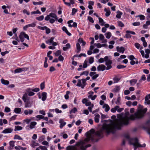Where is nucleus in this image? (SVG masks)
Returning a JSON list of instances; mask_svg holds the SVG:
<instances>
[{
	"label": "nucleus",
	"mask_w": 150,
	"mask_h": 150,
	"mask_svg": "<svg viewBox=\"0 0 150 150\" xmlns=\"http://www.w3.org/2000/svg\"><path fill=\"white\" fill-rule=\"evenodd\" d=\"M117 51L119 52H122L123 53L125 50V48L122 47H116Z\"/></svg>",
	"instance_id": "nucleus-6"
},
{
	"label": "nucleus",
	"mask_w": 150,
	"mask_h": 150,
	"mask_svg": "<svg viewBox=\"0 0 150 150\" xmlns=\"http://www.w3.org/2000/svg\"><path fill=\"white\" fill-rule=\"evenodd\" d=\"M31 13L32 14H41V13L39 10H37L36 11L32 12H31Z\"/></svg>",
	"instance_id": "nucleus-45"
},
{
	"label": "nucleus",
	"mask_w": 150,
	"mask_h": 150,
	"mask_svg": "<svg viewBox=\"0 0 150 150\" xmlns=\"http://www.w3.org/2000/svg\"><path fill=\"white\" fill-rule=\"evenodd\" d=\"M23 127L19 126H16L15 127V128L14 129V131H19L22 130Z\"/></svg>",
	"instance_id": "nucleus-31"
},
{
	"label": "nucleus",
	"mask_w": 150,
	"mask_h": 150,
	"mask_svg": "<svg viewBox=\"0 0 150 150\" xmlns=\"http://www.w3.org/2000/svg\"><path fill=\"white\" fill-rule=\"evenodd\" d=\"M76 86L79 87H81L82 86V85L81 83V80L80 79H79L78 81V82L76 84Z\"/></svg>",
	"instance_id": "nucleus-48"
},
{
	"label": "nucleus",
	"mask_w": 150,
	"mask_h": 150,
	"mask_svg": "<svg viewBox=\"0 0 150 150\" xmlns=\"http://www.w3.org/2000/svg\"><path fill=\"white\" fill-rule=\"evenodd\" d=\"M1 82L4 85H8L9 84V82L7 80H6L4 79H1Z\"/></svg>",
	"instance_id": "nucleus-24"
},
{
	"label": "nucleus",
	"mask_w": 150,
	"mask_h": 150,
	"mask_svg": "<svg viewBox=\"0 0 150 150\" xmlns=\"http://www.w3.org/2000/svg\"><path fill=\"white\" fill-rule=\"evenodd\" d=\"M120 97H118L117 100L115 102V103L117 105H119L120 104Z\"/></svg>",
	"instance_id": "nucleus-50"
},
{
	"label": "nucleus",
	"mask_w": 150,
	"mask_h": 150,
	"mask_svg": "<svg viewBox=\"0 0 150 150\" xmlns=\"http://www.w3.org/2000/svg\"><path fill=\"white\" fill-rule=\"evenodd\" d=\"M59 123L60 124V127L61 128H62L66 124V122H64L62 119L60 120Z\"/></svg>",
	"instance_id": "nucleus-18"
},
{
	"label": "nucleus",
	"mask_w": 150,
	"mask_h": 150,
	"mask_svg": "<svg viewBox=\"0 0 150 150\" xmlns=\"http://www.w3.org/2000/svg\"><path fill=\"white\" fill-rule=\"evenodd\" d=\"M21 111V109L20 108H16L14 110V112L16 113H19Z\"/></svg>",
	"instance_id": "nucleus-38"
},
{
	"label": "nucleus",
	"mask_w": 150,
	"mask_h": 150,
	"mask_svg": "<svg viewBox=\"0 0 150 150\" xmlns=\"http://www.w3.org/2000/svg\"><path fill=\"white\" fill-rule=\"evenodd\" d=\"M62 30L63 31H64L69 36H71V33H69L66 28L64 26L62 28Z\"/></svg>",
	"instance_id": "nucleus-23"
},
{
	"label": "nucleus",
	"mask_w": 150,
	"mask_h": 150,
	"mask_svg": "<svg viewBox=\"0 0 150 150\" xmlns=\"http://www.w3.org/2000/svg\"><path fill=\"white\" fill-rule=\"evenodd\" d=\"M77 11V10L75 8H73L72 9L71 14L72 15H74L76 13Z\"/></svg>",
	"instance_id": "nucleus-46"
},
{
	"label": "nucleus",
	"mask_w": 150,
	"mask_h": 150,
	"mask_svg": "<svg viewBox=\"0 0 150 150\" xmlns=\"http://www.w3.org/2000/svg\"><path fill=\"white\" fill-rule=\"evenodd\" d=\"M132 24L134 26H139L140 25V23L139 22H137L133 23Z\"/></svg>",
	"instance_id": "nucleus-54"
},
{
	"label": "nucleus",
	"mask_w": 150,
	"mask_h": 150,
	"mask_svg": "<svg viewBox=\"0 0 150 150\" xmlns=\"http://www.w3.org/2000/svg\"><path fill=\"white\" fill-rule=\"evenodd\" d=\"M98 19L100 25L102 26L104 25L105 24V22L104 21L103 19L100 17L98 18Z\"/></svg>",
	"instance_id": "nucleus-33"
},
{
	"label": "nucleus",
	"mask_w": 150,
	"mask_h": 150,
	"mask_svg": "<svg viewBox=\"0 0 150 150\" xmlns=\"http://www.w3.org/2000/svg\"><path fill=\"white\" fill-rule=\"evenodd\" d=\"M44 17L43 15H42L39 17H37L36 19L39 21H41L43 20L44 19Z\"/></svg>",
	"instance_id": "nucleus-43"
},
{
	"label": "nucleus",
	"mask_w": 150,
	"mask_h": 150,
	"mask_svg": "<svg viewBox=\"0 0 150 150\" xmlns=\"http://www.w3.org/2000/svg\"><path fill=\"white\" fill-rule=\"evenodd\" d=\"M35 25L36 24L34 23H32L26 25L23 27V29L24 30H27L28 28L30 27H35Z\"/></svg>",
	"instance_id": "nucleus-4"
},
{
	"label": "nucleus",
	"mask_w": 150,
	"mask_h": 150,
	"mask_svg": "<svg viewBox=\"0 0 150 150\" xmlns=\"http://www.w3.org/2000/svg\"><path fill=\"white\" fill-rule=\"evenodd\" d=\"M49 15L50 17L54 18L55 19L56 21L57 20V16L54 13H51L49 14Z\"/></svg>",
	"instance_id": "nucleus-22"
},
{
	"label": "nucleus",
	"mask_w": 150,
	"mask_h": 150,
	"mask_svg": "<svg viewBox=\"0 0 150 150\" xmlns=\"http://www.w3.org/2000/svg\"><path fill=\"white\" fill-rule=\"evenodd\" d=\"M93 104H92L91 106L88 108V109L90 112H92V108H93Z\"/></svg>",
	"instance_id": "nucleus-58"
},
{
	"label": "nucleus",
	"mask_w": 150,
	"mask_h": 150,
	"mask_svg": "<svg viewBox=\"0 0 150 150\" xmlns=\"http://www.w3.org/2000/svg\"><path fill=\"white\" fill-rule=\"evenodd\" d=\"M25 103V108L30 107L33 104L32 102H30L29 101L27 100Z\"/></svg>",
	"instance_id": "nucleus-9"
},
{
	"label": "nucleus",
	"mask_w": 150,
	"mask_h": 150,
	"mask_svg": "<svg viewBox=\"0 0 150 150\" xmlns=\"http://www.w3.org/2000/svg\"><path fill=\"white\" fill-rule=\"evenodd\" d=\"M15 142L13 141H11L9 143V144L10 146L9 147V149H12L14 146Z\"/></svg>",
	"instance_id": "nucleus-16"
},
{
	"label": "nucleus",
	"mask_w": 150,
	"mask_h": 150,
	"mask_svg": "<svg viewBox=\"0 0 150 150\" xmlns=\"http://www.w3.org/2000/svg\"><path fill=\"white\" fill-rule=\"evenodd\" d=\"M88 72L87 71H85L81 73L80 74V75L81 76L83 75H85L86 76H87L88 75Z\"/></svg>",
	"instance_id": "nucleus-52"
},
{
	"label": "nucleus",
	"mask_w": 150,
	"mask_h": 150,
	"mask_svg": "<svg viewBox=\"0 0 150 150\" xmlns=\"http://www.w3.org/2000/svg\"><path fill=\"white\" fill-rule=\"evenodd\" d=\"M126 67V66H124L123 65H118L117 66V68L118 69H123Z\"/></svg>",
	"instance_id": "nucleus-49"
},
{
	"label": "nucleus",
	"mask_w": 150,
	"mask_h": 150,
	"mask_svg": "<svg viewBox=\"0 0 150 150\" xmlns=\"http://www.w3.org/2000/svg\"><path fill=\"white\" fill-rule=\"evenodd\" d=\"M136 17H139L140 18V19L141 20H144L145 19V16H144L143 15H142L136 16Z\"/></svg>",
	"instance_id": "nucleus-40"
},
{
	"label": "nucleus",
	"mask_w": 150,
	"mask_h": 150,
	"mask_svg": "<svg viewBox=\"0 0 150 150\" xmlns=\"http://www.w3.org/2000/svg\"><path fill=\"white\" fill-rule=\"evenodd\" d=\"M73 22V21L72 20H70L68 21L67 23L68 24V26L69 27H72V25L71 23H72Z\"/></svg>",
	"instance_id": "nucleus-56"
},
{
	"label": "nucleus",
	"mask_w": 150,
	"mask_h": 150,
	"mask_svg": "<svg viewBox=\"0 0 150 150\" xmlns=\"http://www.w3.org/2000/svg\"><path fill=\"white\" fill-rule=\"evenodd\" d=\"M119 108V107L117 105L114 108H112L111 109V111L112 112H116L117 109Z\"/></svg>",
	"instance_id": "nucleus-34"
},
{
	"label": "nucleus",
	"mask_w": 150,
	"mask_h": 150,
	"mask_svg": "<svg viewBox=\"0 0 150 150\" xmlns=\"http://www.w3.org/2000/svg\"><path fill=\"white\" fill-rule=\"evenodd\" d=\"M105 61L106 62L105 64L106 65H111L112 64V61L111 60L109 59L108 57L106 56L104 58Z\"/></svg>",
	"instance_id": "nucleus-3"
},
{
	"label": "nucleus",
	"mask_w": 150,
	"mask_h": 150,
	"mask_svg": "<svg viewBox=\"0 0 150 150\" xmlns=\"http://www.w3.org/2000/svg\"><path fill=\"white\" fill-rule=\"evenodd\" d=\"M39 145V144L33 141H32L30 143V146L33 148L35 147L36 146H38Z\"/></svg>",
	"instance_id": "nucleus-13"
},
{
	"label": "nucleus",
	"mask_w": 150,
	"mask_h": 150,
	"mask_svg": "<svg viewBox=\"0 0 150 150\" xmlns=\"http://www.w3.org/2000/svg\"><path fill=\"white\" fill-rule=\"evenodd\" d=\"M120 86H116L112 90V91L115 92H118L120 90Z\"/></svg>",
	"instance_id": "nucleus-27"
},
{
	"label": "nucleus",
	"mask_w": 150,
	"mask_h": 150,
	"mask_svg": "<svg viewBox=\"0 0 150 150\" xmlns=\"http://www.w3.org/2000/svg\"><path fill=\"white\" fill-rule=\"evenodd\" d=\"M31 91H32V89L28 88L26 90V91L28 93V95L29 96H33L35 94L33 92Z\"/></svg>",
	"instance_id": "nucleus-12"
},
{
	"label": "nucleus",
	"mask_w": 150,
	"mask_h": 150,
	"mask_svg": "<svg viewBox=\"0 0 150 150\" xmlns=\"http://www.w3.org/2000/svg\"><path fill=\"white\" fill-rule=\"evenodd\" d=\"M104 11L106 12L105 15L106 16H108L110 14V11L109 8H105Z\"/></svg>",
	"instance_id": "nucleus-10"
},
{
	"label": "nucleus",
	"mask_w": 150,
	"mask_h": 150,
	"mask_svg": "<svg viewBox=\"0 0 150 150\" xmlns=\"http://www.w3.org/2000/svg\"><path fill=\"white\" fill-rule=\"evenodd\" d=\"M45 30H46V33L47 34H48L50 32V29L48 28L47 27H46Z\"/></svg>",
	"instance_id": "nucleus-62"
},
{
	"label": "nucleus",
	"mask_w": 150,
	"mask_h": 150,
	"mask_svg": "<svg viewBox=\"0 0 150 150\" xmlns=\"http://www.w3.org/2000/svg\"><path fill=\"white\" fill-rule=\"evenodd\" d=\"M61 51L60 50H57L55 53V55L56 56H58L60 54Z\"/></svg>",
	"instance_id": "nucleus-55"
},
{
	"label": "nucleus",
	"mask_w": 150,
	"mask_h": 150,
	"mask_svg": "<svg viewBox=\"0 0 150 150\" xmlns=\"http://www.w3.org/2000/svg\"><path fill=\"white\" fill-rule=\"evenodd\" d=\"M76 49L77 50L76 51L77 53H79L81 50V46L79 43H77L76 45Z\"/></svg>",
	"instance_id": "nucleus-30"
},
{
	"label": "nucleus",
	"mask_w": 150,
	"mask_h": 150,
	"mask_svg": "<svg viewBox=\"0 0 150 150\" xmlns=\"http://www.w3.org/2000/svg\"><path fill=\"white\" fill-rule=\"evenodd\" d=\"M40 90L39 88H35L32 89V91L33 92H37L39 91Z\"/></svg>",
	"instance_id": "nucleus-63"
},
{
	"label": "nucleus",
	"mask_w": 150,
	"mask_h": 150,
	"mask_svg": "<svg viewBox=\"0 0 150 150\" xmlns=\"http://www.w3.org/2000/svg\"><path fill=\"white\" fill-rule=\"evenodd\" d=\"M105 35L106 38L109 39L111 36V33L110 32H108L105 34Z\"/></svg>",
	"instance_id": "nucleus-35"
},
{
	"label": "nucleus",
	"mask_w": 150,
	"mask_h": 150,
	"mask_svg": "<svg viewBox=\"0 0 150 150\" xmlns=\"http://www.w3.org/2000/svg\"><path fill=\"white\" fill-rule=\"evenodd\" d=\"M67 150H77L75 146H69L67 148Z\"/></svg>",
	"instance_id": "nucleus-28"
},
{
	"label": "nucleus",
	"mask_w": 150,
	"mask_h": 150,
	"mask_svg": "<svg viewBox=\"0 0 150 150\" xmlns=\"http://www.w3.org/2000/svg\"><path fill=\"white\" fill-rule=\"evenodd\" d=\"M70 93L69 91H67L66 92V94L65 95L64 97L66 99H68L69 98V94Z\"/></svg>",
	"instance_id": "nucleus-51"
},
{
	"label": "nucleus",
	"mask_w": 150,
	"mask_h": 150,
	"mask_svg": "<svg viewBox=\"0 0 150 150\" xmlns=\"http://www.w3.org/2000/svg\"><path fill=\"white\" fill-rule=\"evenodd\" d=\"M11 110L8 107H6L5 108L4 111L6 112H10Z\"/></svg>",
	"instance_id": "nucleus-60"
},
{
	"label": "nucleus",
	"mask_w": 150,
	"mask_h": 150,
	"mask_svg": "<svg viewBox=\"0 0 150 150\" xmlns=\"http://www.w3.org/2000/svg\"><path fill=\"white\" fill-rule=\"evenodd\" d=\"M40 86L41 89L43 90L45 88V87L44 82L41 83L40 84Z\"/></svg>",
	"instance_id": "nucleus-57"
},
{
	"label": "nucleus",
	"mask_w": 150,
	"mask_h": 150,
	"mask_svg": "<svg viewBox=\"0 0 150 150\" xmlns=\"http://www.w3.org/2000/svg\"><path fill=\"white\" fill-rule=\"evenodd\" d=\"M58 59L60 61H63L64 59V58L62 55H60Z\"/></svg>",
	"instance_id": "nucleus-64"
},
{
	"label": "nucleus",
	"mask_w": 150,
	"mask_h": 150,
	"mask_svg": "<svg viewBox=\"0 0 150 150\" xmlns=\"http://www.w3.org/2000/svg\"><path fill=\"white\" fill-rule=\"evenodd\" d=\"M103 108L105 109V110L106 112L108 111L110 109L109 106L106 104H104L103 106Z\"/></svg>",
	"instance_id": "nucleus-11"
},
{
	"label": "nucleus",
	"mask_w": 150,
	"mask_h": 150,
	"mask_svg": "<svg viewBox=\"0 0 150 150\" xmlns=\"http://www.w3.org/2000/svg\"><path fill=\"white\" fill-rule=\"evenodd\" d=\"M24 70L25 69L24 68H19L15 69L14 71V72L15 73H20Z\"/></svg>",
	"instance_id": "nucleus-29"
},
{
	"label": "nucleus",
	"mask_w": 150,
	"mask_h": 150,
	"mask_svg": "<svg viewBox=\"0 0 150 150\" xmlns=\"http://www.w3.org/2000/svg\"><path fill=\"white\" fill-rule=\"evenodd\" d=\"M94 62V58L92 57H90L89 60V63L90 64L93 63Z\"/></svg>",
	"instance_id": "nucleus-59"
},
{
	"label": "nucleus",
	"mask_w": 150,
	"mask_h": 150,
	"mask_svg": "<svg viewBox=\"0 0 150 150\" xmlns=\"http://www.w3.org/2000/svg\"><path fill=\"white\" fill-rule=\"evenodd\" d=\"M77 111V109L76 108H74L73 109H72L70 112V114L71 113H75Z\"/></svg>",
	"instance_id": "nucleus-42"
},
{
	"label": "nucleus",
	"mask_w": 150,
	"mask_h": 150,
	"mask_svg": "<svg viewBox=\"0 0 150 150\" xmlns=\"http://www.w3.org/2000/svg\"><path fill=\"white\" fill-rule=\"evenodd\" d=\"M106 67L104 65H99L97 67V70L98 71H103L105 69Z\"/></svg>",
	"instance_id": "nucleus-5"
},
{
	"label": "nucleus",
	"mask_w": 150,
	"mask_h": 150,
	"mask_svg": "<svg viewBox=\"0 0 150 150\" xmlns=\"http://www.w3.org/2000/svg\"><path fill=\"white\" fill-rule=\"evenodd\" d=\"M54 38V37H52L50 39H49L46 41V43L47 44L50 43V45L51 43H52L53 42V40Z\"/></svg>",
	"instance_id": "nucleus-17"
},
{
	"label": "nucleus",
	"mask_w": 150,
	"mask_h": 150,
	"mask_svg": "<svg viewBox=\"0 0 150 150\" xmlns=\"http://www.w3.org/2000/svg\"><path fill=\"white\" fill-rule=\"evenodd\" d=\"M119 79L117 77H115L113 79V80L114 81V83L117 82L119 80Z\"/></svg>",
	"instance_id": "nucleus-61"
},
{
	"label": "nucleus",
	"mask_w": 150,
	"mask_h": 150,
	"mask_svg": "<svg viewBox=\"0 0 150 150\" xmlns=\"http://www.w3.org/2000/svg\"><path fill=\"white\" fill-rule=\"evenodd\" d=\"M70 47V45L69 43H67L65 47H63V49L64 51H66Z\"/></svg>",
	"instance_id": "nucleus-26"
},
{
	"label": "nucleus",
	"mask_w": 150,
	"mask_h": 150,
	"mask_svg": "<svg viewBox=\"0 0 150 150\" xmlns=\"http://www.w3.org/2000/svg\"><path fill=\"white\" fill-rule=\"evenodd\" d=\"M45 139V136L42 135L38 139V141L39 142H42Z\"/></svg>",
	"instance_id": "nucleus-44"
},
{
	"label": "nucleus",
	"mask_w": 150,
	"mask_h": 150,
	"mask_svg": "<svg viewBox=\"0 0 150 150\" xmlns=\"http://www.w3.org/2000/svg\"><path fill=\"white\" fill-rule=\"evenodd\" d=\"M145 103H146L148 105L150 104V100H149L147 97H145Z\"/></svg>",
	"instance_id": "nucleus-47"
},
{
	"label": "nucleus",
	"mask_w": 150,
	"mask_h": 150,
	"mask_svg": "<svg viewBox=\"0 0 150 150\" xmlns=\"http://www.w3.org/2000/svg\"><path fill=\"white\" fill-rule=\"evenodd\" d=\"M87 63H88V61H87L85 60L84 61V63L83 64V68H86L87 67Z\"/></svg>",
	"instance_id": "nucleus-53"
},
{
	"label": "nucleus",
	"mask_w": 150,
	"mask_h": 150,
	"mask_svg": "<svg viewBox=\"0 0 150 150\" xmlns=\"http://www.w3.org/2000/svg\"><path fill=\"white\" fill-rule=\"evenodd\" d=\"M129 142L130 144L134 146V150H136L137 148L139 147H144L146 145L145 143L142 145L140 144L138 139L137 137L131 139L130 140Z\"/></svg>",
	"instance_id": "nucleus-2"
},
{
	"label": "nucleus",
	"mask_w": 150,
	"mask_h": 150,
	"mask_svg": "<svg viewBox=\"0 0 150 150\" xmlns=\"http://www.w3.org/2000/svg\"><path fill=\"white\" fill-rule=\"evenodd\" d=\"M24 32H22L21 33L19 36V37L20 40L21 41L23 42L24 41Z\"/></svg>",
	"instance_id": "nucleus-8"
},
{
	"label": "nucleus",
	"mask_w": 150,
	"mask_h": 150,
	"mask_svg": "<svg viewBox=\"0 0 150 150\" xmlns=\"http://www.w3.org/2000/svg\"><path fill=\"white\" fill-rule=\"evenodd\" d=\"M100 115L99 114H97L94 117V120L96 122L98 123L99 122Z\"/></svg>",
	"instance_id": "nucleus-21"
},
{
	"label": "nucleus",
	"mask_w": 150,
	"mask_h": 150,
	"mask_svg": "<svg viewBox=\"0 0 150 150\" xmlns=\"http://www.w3.org/2000/svg\"><path fill=\"white\" fill-rule=\"evenodd\" d=\"M13 130L11 128H7L5 129L3 131V133H11Z\"/></svg>",
	"instance_id": "nucleus-14"
},
{
	"label": "nucleus",
	"mask_w": 150,
	"mask_h": 150,
	"mask_svg": "<svg viewBox=\"0 0 150 150\" xmlns=\"http://www.w3.org/2000/svg\"><path fill=\"white\" fill-rule=\"evenodd\" d=\"M137 82V80L133 79L129 81L130 83L131 86L134 85Z\"/></svg>",
	"instance_id": "nucleus-25"
},
{
	"label": "nucleus",
	"mask_w": 150,
	"mask_h": 150,
	"mask_svg": "<svg viewBox=\"0 0 150 150\" xmlns=\"http://www.w3.org/2000/svg\"><path fill=\"white\" fill-rule=\"evenodd\" d=\"M47 94L45 92H42V100L43 101H45L47 98Z\"/></svg>",
	"instance_id": "nucleus-15"
},
{
	"label": "nucleus",
	"mask_w": 150,
	"mask_h": 150,
	"mask_svg": "<svg viewBox=\"0 0 150 150\" xmlns=\"http://www.w3.org/2000/svg\"><path fill=\"white\" fill-rule=\"evenodd\" d=\"M15 148L16 150H25L26 149V148L20 146H16L15 147Z\"/></svg>",
	"instance_id": "nucleus-36"
},
{
	"label": "nucleus",
	"mask_w": 150,
	"mask_h": 150,
	"mask_svg": "<svg viewBox=\"0 0 150 150\" xmlns=\"http://www.w3.org/2000/svg\"><path fill=\"white\" fill-rule=\"evenodd\" d=\"M36 150H47V148L45 146H40L36 148Z\"/></svg>",
	"instance_id": "nucleus-20"
},
{
	"label": "nucleus",
	"mask_w": 150,
	"mask_h": 150,
	"mask_svg": "<svg viewBox=\"0 0 150 150\" xmlns=\"http://www.w3.org/2000/svg\"><path fill=\"white\" fill-rule=\"evenodd\" d=\"M14 139H18L19 140H23V138L18 135H15Z\"/></svg>",
	"instance_id": "nucleus-39"
},
{
	"label": "nucleus",
	"mask_w": 150,
	"mask_h": 150,
	"mask_svg": "<svg viewBox=\"0 0 150 150\" xmlns=\"http://www.w3.org/2000/svg\"><path fill=\"white\" fill-rule=\"evenodd\" d=\"M147 110V108H145L143 110H138L134 115H131L129 117V113L126 112L124 115L122 114H118L117 115L119 119L115 121H111L108 124H104L103 125L102 128L96 132L95 134L93 132L92 133L88 134L86 138L84 140H81L77 142L76 144L78 148L81 150H86L87 148L91 146V144H86L88 142L91 140L93 141L95 140V137L96 136L98 137H102L104 132L107 134L110 133H114L116 129H120L123 125H127L129 123V120H134L136 119H140L143 117L144 114Z\"/></svg>",
	"instance_id": "nucleus-1"
},
{
	"label": "nucleus",
	"mask_w": 150,
	"mask_h": 150,
	"mask_svg": "<svg viewBox=\"0 0 150 150\" xmlns=\"http://www.w3.org/2000/svg\"><path fill=\"white\" fill-rule=\"evenodd\" d=\"M37 122H30L29 126H27V127H29L30 129H32L35 127V126L37 124Z\"/></svg>",
	"instance_id": "nucleus-7"
},
{
	"label": "nucleus",
	"mask_w": 150,
	"mask_h": 150,
	"mask_svg": "<svg viewBox=\"0 0 150 150\" xmlns=\"http://www.w3.org/2000/svg\"><path fill=\"white\" fill-rule=\"evenodd\" d=\"M81 80L82 81V86H81V88L82 89L84 88L85 86L86 85V80L85 79H82Z\"/></svg>",
	"instance_id": "nucleus-32"
},
{
	"label": "nucleus",
	"mask_w": 150,
	"mask_h": 150,
	"mask_svg": "<svg viewBox=\"0 0 150 150\" xmlns=\"http://www.w3.org/2000/svg\"><path fill=\"white\" fill-rule=\"evenodd\" d=\"M117 14L116 15V17L117 18H120L121 15H122V12L118 11H117Z\"/></svg>",
	"instance_id": "nucleus-37"
},
{
	"label": "nucleus",
	"mask_w": 150,
	"mask_h": 150,
	"mask_svg": "<svg viewBox=\"0 0 150 150\" xmlns=\"http://www.w3.org/2000/svg\"><path fill=\"white\" fill-rule=\"evenodd\" d=\"M33 5H41L43 4V2L42 1H40L39 2L33 1Z\"/></svg>",
	"instance_id": "nucleus-41"
},
{
	"label": "nucleus",
	"mask_w": 150,
	"mask_h": 150,
	"mask_svg": "<svg viewBox=\"0 0 150 150\" xmlns=\"http://www.w3.org/2000/svg\"><path fill=\"white\" fill-rule=\"evenodd\" d=\"M28 94L27 93H25L22 99L25 102L26 101L28 100Z\"/></svg>",
	"instance_id": "nucleus-19"
}]
</instances>
